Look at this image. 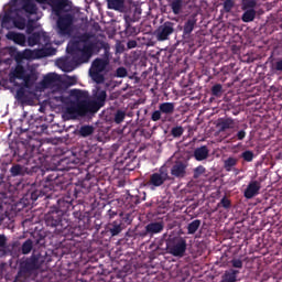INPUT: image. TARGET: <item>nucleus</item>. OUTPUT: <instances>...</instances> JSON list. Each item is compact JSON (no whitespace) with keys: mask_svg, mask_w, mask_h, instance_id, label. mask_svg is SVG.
Instances as JSON below:
<instances>
[{"mask_svg":"<svg viewBox=\"0 0 282 282\" xmlns=\"http://www.w3.org/2000/svg\"><path fill=\"white\" fill-rule=\"evenodd\" d=\"M106 102L107 91L96 90L91 99L69 102L68 107H66V116L72 120L94 116L105 107Z\"/></svg>","mask_w":282,"mask_h":282,"instance_id":"obj_1","label":"nucleus"},{"mask_svg":"<svg viewBox=\"0 0 282 282\" xmlns=\"http://www.w3.org/2000/svg\"><path fill=\"white\" fill-rule=\"evenodd\" d=\"M61 189H63V176H59L57 172L53 171L44 177L42 187L28 192L26 200L30 199V204L33 205L39 198H50L52 196L50 192H58Z\"/></svg>","mask_w":282,"mask_h":282,"instance_id":"obj_2","label":"nucleus"},{"mask_svg":"<svg viewBox=\"0 0 282 282\" xmlns=\"http://www.w3.org/2000/svg\"><path fill=\"white\" fill-rule=\"evenodd\" d=\"M41 268V256L32 254L30 258L20 260V271L15 275V282H26L34 272Z\"/></svg>","mask_w":282,"mask_h":282,"instance_id":"obj_3","label":"nucleus"},{"mask_svg":"<svg viewBox=\"0 0 282 282\" xmlns=\"http://www.w3.org/2000/svg\"><path fill=\"white\" fill-rule=\"evenodd\" d=\"M101 50H105V56H108V51L110 46L107 42L95 39L93 42L83 43L82 50L79 52L78 62L79 63H89L91 56L99 54Z\"/></svg>","mask_w":282,"mask_h":282,"instance_id":"obj_4","label":"nucleus"},{"mask_svg":"<svg viewBox=\"0 0 282 282\" xmlns=\"http://www.w3.org/2000/svg\"><path fill=\"white\" fill-rule=\"evenodd\" d=\"M44 224L48 228H54V230H64L69 225L68 215L61 212H47L44 215Z\"/></svg>","mask_w":282,"mask_h":282,"instance_id":"obj_5","label":"nucleus"},{"mask_svg":"<svg viewBox=\"0 0 282 282\" xmlns=\"http://www.w3.org/2000/svg\"><path fill=\"white\" fill-rule=\"evenodd\" d=\"M166 250L175 258H184L187 251V240L182 236H175L166 240Z\"/></svg>","mask_w":282,"mask_h":282,"instance_id":"obj_6","label":"nucleus"},{"mask_svg":"<svg viewBox=\"0 0 282 282\" xmlns=\"http://www.w3.org/2000/svg\"><path fill=\"white\" fill-rule=\"evenodd\" d=\"M109 64L110 61L108 59V56H106V58H95V61H93L91 68H89V76L91 77L93 82L96 84H104L105 76L101 75V73L107 69Z\"/></svg>","mask_w":282,"mask_h":282,"instance_id":"obj_7","label":"nucleus"},{"mask_svg":"<svg viewBox=\"0 0 282 282\" xmlns=\"http://www.w3.org/2000/svg\"><path fill=\"white\" fill-rule=\"evenodd\" d=\"M56 17L57 34L62 36H68L69 34H72L75 17L72 13H59Z\"/></svg>","mask_w":282,"mask_h":282,"instance_id":"obj_8","label":"nucleus"},{"mask_svg":"<svg viewBox=\"0 0 282 282\" xmlns=\"http://www.w3.org/2000/svg\"><path fill=\"white\" fill-rule=\"evenodd\" d=\"M142 15V9L139 6L133 4L130 11L124 12L123 20H124V29L127 33L134 34L137 33L135 28L132 26L133 23L139 22Z\"/></svg>","mask_w":282,"mask_h":282,"instance_id":"obj_9","label":"nucleus"},{"mask_svg":"<svg viewBox=\"0 0 282 282\" xmlns=\"http://www.w3.org/2000/svg\"><path fill=\"white\" fill-rule=\"evenodd\" d=\"M18 2H20L21 8L9 9V11H13L15 15H21L23 12L28 15H34L39 12V7H36L33 0H14L13 6Z\"/></svg>","mask_w":282,"mask_h":282,"instance_id":"obj_10","label":"nucleus"},{"mask_svg":"<svg viewBox=\"0 0 282 282\" xmlns=\"http://www.w3.org/2000/svg\"><path fill=\"white\" fill-rule=\"evenodd\" d=\"M174 26L175 23L171 21L163 22V24L155 30L153 35L159 42L169 41L171 39V35L175 32Z\"/></svg>","mask_w":282,"mask_h":282,"instance_id":"obj_11","label":"nucleus"},{"mask_svg":"<svg viewBox=\"0 0 282 282\" xmlns=\"http://www.w3.org/2000/svg\"><path fill=\"white\" fill-rule=\"evenodd\" d=\"M169 181V172L165 167H160L159 173H153L147 182V186L160 187Z\"/></svg>","mask_w":282,"mask_h":282,"instance_id":"obj_12","label":"nucleus"},{"mask_svg":"<svg viewBox=\"0 0 282 282\" xmlns=\"http://www.w3.org/2000/svg\"><path fill=\"white\" fill-rule=\"evenodd\" d=\"M83 64H87V62L78 61V56L73 57L72 61H69L68 58H59L56 62L57 67H59V69H62V72L64 73H72L76 69V67Z\"/></svg>","mask_w":282,"mask_h":282,"instance_id":"obj_13","label":"nucleus"},{"mask_svg":"<svg viewBox=\"0 0 282 282\" xmlns=\"http://www.w3.org/2000/svg\"><path fill=\"white\" fill-rule=\"evenodd\" d=\"M90 177L91 175L90 173H88L86 174L85 178L76 183L75 187L72 191V194L73 196H75V198H80L82 194H87L88 192H90V188H91Z\"/></svg>","mask_w":282,"mask_h":282,"instance_id":"obj_14","label":"nucleus"},{"mask_svg":"<svg viewBox=\"0 0 282 282\" xmlns=\"http://www.w3.org/2000/svg\"><path fill=\"white\" fill-rule=\"evenodd\" d=\"M57 235L64 237V239L68 241H73L75 238L82 237L83 231L80 226H72L68 225V227L64 229H54Z\"/></svg>","mask_w":282,"mask_h":282,"instance_id":"obj_15","label":"nucleus"},{"mask_svg":"<svg viewBox=\"0 0 282 282\" xmlns=\"http://www.w3.org/2000/svg\"><path fill=\"white\" fill-rule=\"evenodd\" d=\"M75 206L73 205V198L70 196H64L63 198L57 199V205L51 207L50 213H63L67 214L73 210Z\"/></svg>","mask_w":282,"mask_h":282,"instance_id":"obj_16","label":"nucleus"},{"mask_svg":"<svg viewBox=\"0 0 282 282\" xmlns=\"http://www.w3.org/2000/svg\"><path fill=\"white\" fill-rule=\"evenodd\" d=\"M39 3H47L48 0H34ZM51 8L53 9L54 15H59L62 12L69 11V1L68 0H50Z\"/></svg>","mask_w":282,"mask_h":282,"instance_id":"obj_17","label":"nucleus"},{"mask_svg":"<svg viewBox=\"0 0 282 282\" xmlns=\"http://www.w3.org/2000/svg\"><path fill=\"white\" fill-rule=\"evenodd\" d=\"M197 13H192L185 19V22H183V36H191L192 32L197 28Z\"/></svg>","mask_w":282,"mask_h":282,"instance_id":"obj_18","label":"nucleus"},{"mask_svg":"<svg viewBox=\"0 0 282 282\" xmlns=\"http://www.w3.org/2000/svg\"><path fill=\"white\" fill-rule=\"evenodd\" d=\"M261 192V183L259 181H250L247 185L246 191H243V197L247 199H252L259 195Z\"/></svg>","mask_w":282,"mask_h":282,"instance_id":"obj_19","label":"nucleus"},{"mask_svg":"<svg viewBox=\"0 0 282 282\" xmlns=\"http://www.w3.org/2000/svg\"><path fill=\"white\" fill-rule=\"evenodd\" d=\"M186 170H187V164H185L182 161H176L172 165V169L170 170V174L175 178H183L185 177Z\"/></svg>","mask_w":282,"mask_h":282,"instance_id":"obj_20","label":"nucleus"},{"mask_svg":"<svg viewBox=\"0 0 282 282\" xmlns=\"http://www.w3.org/2000/svg\"><path fill=\"white\" fill-rule=\"evenodd\" d=\"M164 228L165 224H163V221H151L145 226V230L150 234V237L162 234Z\"/></svg>","mask_w":282,"mask_h":282,"instance_id":"obj_21","label":"nucleus"},{"mask_svg":"<svg viewBox=\"0 0 282 282\" xmlns=\"http://www.w3.org/2000/svg\"><path fill=\"white\" fill-rule=\"evenodd\" d=\"M26 69L21 65H15V68L9 73V83L13 84L18 79H22L26 76Z\"/></svg>","mask_w":282,"mask_h":282,"instance_id":"obj_22","label":"nucleus"},{"mask_svg":"<svg viewBox=\"0 0 282 282\" xmlns=\"http://www.w3.org/2000/svg\"><path fill=\"white\" fill-rule=\"evenodd\" d=\"M236 127V122L232 118H220L217 121V129L219 133L226 132L227 130L234 129Z\"/></svg>","mask_w":282,"mask_h":282,"instance_id":"obj_23","label":"nucleus"},{"mask_svg":"<svg viewBox=\"0 0 282 282\" xmlns=\"http://www.w3.org/2000/svg\"><path fill=\"white\" fill-rule=\"evenodd\" d=\"M127 226L128 225H122L120 221H113L108 224L107 230L110 232L111 237H117Z\"/></svg>","mask_w":282,"mask_h":282,"instance_id":"obj_24","label":"nucleus"},{"mask_svg":"<svg viewBox=\"0 0 282 282\" xmlns=\"http://www.w3.org/2000/svg\"><path fill=\"white\" fill-rule=\"evenodd\" d=\"M108 10H115L117 12H124V0H106Z\"/></svg>","mask_w":282,"mask_h":282,"instance_id":"obj_25","label":"nucleus"},{"mask_svg":"<svg viewBox=\"0 0 282 282\" xmlns=\"http://www.w3.org/2000/svg\"><path fill=\"white\" fill-rule=\"evenodd\" d=\"M8 40L13 41L15 44L20 46H24L26 44V36L22 33H14V32H9L8 35H6Z\"/></svg>","mask_w":282,"mask_h":282,"instance_id":"obj_26","label":"nucleus"},{"mask_svg":"<svg viewBox=\"0 0 282 282\" xmlns=\"http://www.w3.org/2000/svg\"><path fill=\"white\" fill-rule=\"evenodd\" d=\"M237 275H239V271L236 269H228L221 274L220 282H237Z\"/></svg>","mask_w":282,"mask_h":282,"instance_id":"obj_27","label":"nucleus"},{"mask_svg":"<svg viewBox=\"0 0 282 282\" xmlns=\"http://www.w3.org/2000/svg\"><path fill=\"white\" fill-rule=\"evenodd\" d=\"M156 112H161L165 116H172L175 111V104L173 102H162L159 105V110Z\"/></svg>","mask_w":282,"mask_h":282,"instance_id":"obj_28","label":"nucleus"},{"mask_svg":"<svg viewBox=\"0 0 282 282\" xmlns=\"http://www.w3.org/2000/svg\"><path fill=\"white\" fill-rule=\"evenodd\" d=\"M15 19H17V13H14L13 10L6 11L4 17H2L1 28L2 29H10V26H8V24L13 22Z\"/></svg>","mask_w":282,"mask_h":282,"instance_id":"obj_29","label":"nucleus"},{"mask_svg":"<svg viewBox=\"0 0 282 282\" xmlns=\"http://www.w3.org/2000/svg\"><path fill=\"white\" fill-rule=\"evenodd\" d=\"M194 158L197 160V162H202L204 160H207L208 158V148L207 145H202L200 148H197L194 150Z\"/></svg>","mask_w":282,"mask_h":282,"instance_id":"obj_30","label":"nucleus"},{"mask_svg":"<svg viewBox=\"0 0 282 282\" xmlns=\"http://www.w3.org/2000/svg\"><path fill=\"white\" fill-rule=\"evenodd\" d=\"M59 77L55 73H50L43 78V86L44 88H50L53 85H55L56 82H58Z\"/></svg>","mask_w":282,"mask_h":282,"instance_id":"obj_31","label":"nucleus"},{"mask_svg":"<svg viewBox=\"0 0 282 282\" xmlns=\"http://www.w3.org/2000/svg\"><path fill=\"white\" fill-rule=\"evenodd\" d=\"M242 13V22L243 23H249V22H254L256 15H257V11L254 9H243Z\"/></svg>","mask_w":282,"mask_h":282,"instance_id":"obj_32","label":"nucleus"},{"mask_svg":"<svg viewBox=\"0 0 282 282\" xmlns=\"http://www.w3.org/2000/svg\"><path fill=\"white\" fill-rule=\"evenodd\" d=\"M170 8H172L173 14L180 15L184 8V0H172V2H170Z\"/></svg>","mask_w":282,"mask_h":282,"instance_id":"obj_33","label":"nucleus"},{"mask_svg":"<svg viewBox=\"0 0 282 282\" xmlns=\"http://www.w3.org/2000/svg\"><path fill=\"white\" fill-rule=\"evenodd\" d=\"M55 54H56V50L53 47H44L36 51L37 58H46L48 56H55Z\"/></svg>","mask_w":282,"mask_h":282,"instance_id":"obj_34","label":"nucleus"},{"mask_svg":"<svg viewBox=\"0 0 282 282\" xmlns=\"http://www.w3.org/2000/svg\"><path fill=\"white\" fill-rule=\"evenodd\" d=\"M94 131H95L94 126L85 124L79 127L78 135L82 138H88L94 134Z\"/></svg>","mask_w":282,"mask_h":282,"instance_id":"obj_35","label":"nucleus"},{"mask_svg":"<svg viewBox=\"0 0 282 282\" xmlns=\"http://www.w3.org/2000/svg\"><path fill=\"white\" fill-rule=\"evenodd\" d=\"M3 200H0V226H4L10 221V216L8 215L7 209L3 207Z\"/></svg>","mask_w":282,"mask_h":282,"instance_id":"obj_36","label":"nucleus"},{"mask_svg":"<svg viewBox=\"0 0 282 282\" xmlns=\"http://www.w3.org/2000/svg\"><path fill=\"white\" fill-rule=\"evenodd\" d=\"M202 221L200 219H195L194 221L189 223L188 226H186V235H195L197 232L198 228H200Z\"/></svg>","mask_w":282,"mask_h":282,"instance_id":"obj_37","label":"nucleus"},{"mask_svg":"<svg viewBox=\"0 0 282 282\" xmlns=\"http://www.w3.org/2000/svg\"><path fill=\"white\" fill-rule=\"evenodd\" d=\"M69 96H72V97L75 98V100H73L72 102H79V101L87 100V99H84V98H86V96H87L84 90L73 89V90L69 93Z\"/></svg>","mask_w":282,"mask_h":282,"instance_id":"obj_38","label":"nucleus"},{"mask_svg":"<svg viewBox=\"0 0 282 282\" xmlns=\"http://www.w3.org/2000/svg\"><path fill=\"white\" fill-rule=\"evenodd\" d=\"M26 24H28L26 19H24L20 14H15V19L13 21V25L15 29L23 31L25 29Z\"/></svg>","mask_w":282,"mask_h":282,"instance_id":"obj_39","label":"nucleus"},{"mask_svg":"<svg viewBox=\"0 0 282 282\" xmlns=\"http://www.w3.org/2000/svg\"><path fill=\"white\" fill-rule=\"evenodd\" d=\"M239 160L236 158H228L227 160L224 161V169L227 172H232V169L237 165Z\"/></svg>","mask_w":282,"mask_h":282,"instance_id":"obj_40","label":"nucleus"},{"mask_svg":"<svg viewBox=\"0 0 282 282\" xmlns=\"http://www.w3.org/2000/svg\"><path fill=\"white\" fill-rule=\"evenodd\" d=\"M41 41V34L34 32L28 37V46L33 47L34 45H39Z\"/></svg>","mask_w":282,"mask_h":282,"instance_id":"obj_41","label":"nucleus"},{"mask_svg":"<svg viewBox=\"0 0 282 282\" xmlns=\"http://www.w3.org/2000/svg\"><path fill=\"white\" fill-rule=\"evenodd\" d=\"M17 79L23 80L24 84H26V85H31L34 82H36L37 76H36V73L31 70L29 74L24 75L23 78H17Z\"/></svg>","mask_w":282,"mask_h":282,"instance_id":"obj_42","label":"nucleus"},{"mask_svg":"<svg viewBox=\"0 0 282 282\" xmlns=\"http://www.w3.org/2000/svg\"><path fill=\"white\" fill-rule=\"evenodd\" d=\"M95 40H98V37L93 33H83L82 36H79V42L83 44L94 43Z\"/></svg>","mask_w":282,"mask_h":282,"instance_id":"obj_43","label":"nucleus"},{"mask_svg":"<svg viewBox=\"0 0 282 282\" xmlns=\"http://www.w3.org/2000/svg\"><path fill=\"white\" fill-rule=\"evenodd\" d=\"M115 221H120L123 226H130L132 224V215L121 213L120 218Z\"/></svg>","mask_w":282,"mask_h":282,"instance_id":"obj_44","label":"nucleus"},{"mask_svg":"<svg viewBox=\"0 0 282 282\" xmlns=\"http://www.w3.org/2000/svg\"><path fill=\"white\" fill-rule=\"evenodd\" d=\"M31 250H33V240L28 239L26 241L23 242L21 246V253L24 256L31 253Z\"/></svg>","mask_w":282,"mask_h":282,"instance_id":"obj_45","label":"nucleus"},{"mask_svg":"<svg viewBox=\"0 0 282 282\" xmlns=\"http://www.w3.org/2000/svg\"><path fill=\"white\" fill-rule=\"evenodd\" d=\"M18 156L24 161V165L26 166H30V164L34 162L33 156H31V154L28 152H18Z\"/></svg>","mask_w":282,"mask_h":282,"instance_id":"obj_46","label":"nucleus"},{"mask_svg":"<svg viewBox=\"0 0 282 282\" xmlns=\"http://www.w3.org/2000/svg\"><path fill=\"white\" fill-rule=\"evenodd\" d=\"M212 96H214L215 98H220V96H223V85L220 84H215L214 86H212Z\"/></svg>","mask_w":282,"mask_h":282,"instance_id":"obj_47","label":"nucleus"},{"mask_svg":"<svg viewBox=\"0 0 282 282\" xmlns=\"http://www.w3.org/2000/svg\"><path fill=\"white\" fill-rule=\"evenodd\" d=\"M15 100L20 101L21 104H24L28 101V95L26 93H24L23 88L15 90Z\"/></svg>","mask_w":282,"mask_h":282,"instance_id":"obj_48","label":"nucleus"},{"mask_svg":"<svg viewBox=\"0 0 282 282\" xmlns=\"http://www.w3.org/2000/svg\"><path fill=\"white\" fill-rule=\"evenodd\" d=\"M73 166L69 164L68 159H63L59 161V164L57 165V171H69Z\"/></svg>","mask_w":282,"mask_h":282,"instance_id":"obj_49","label":"nucleus"},{"mask_svg":"<svg viewBox=\"0 0 282 282\" xmlns=\"http://www.w3.org/2000/svg\"><path fill=\"white\" fill-rule=\"evenodd\" d=\"M10 173L13 175V177L23 175V167L20 164H15L13 167H11Z\"/></svg>","mask_w":282,"mask_h":282,"instance_id":"obj_50","label":"nucleus"},{"mask_svg":"<svg viewBox=\"0 0 282 282\" xmlns=\"http://www.w3.org/2000/svg\"><path fill=\"white\" fill-rule=\"evenodd\" d=\"M163 116H165V115H163V112L155 110L152 112L151 120H152V122H159L160 120H162V122H165V117H163Z\"/></svg>","mask_w":282,"mask_h":282,"instance_id":"obj_51","label":"nucleus"},{"mask_svg":"<svg viewBox=\"0 0 282 282\" xmlns=\"http://www.w3.org/2000/svg\"><path fill=\"white\" fill-rule=\"evenodd\" d=\"M257 6L256 0H242V10L254 9Z\"/></svg>","mask_w":282,"mask_h":282,"instance_id":"obj_52","label":"nucleus"},{"mask_svg":"<svg viewBox=\"0 0 282 282\" xmlns=\"http://www.w3.org/2000/svg\"><path fill=\"white\" fill-rule=\"evenodd\" d=\"M20 58L30 61V59L34 58V52L31 50H24V52L21 53Z\"/></svg>","mask_w":282,"mask_h":282,"instance_id":"obj_53","label":"nucleus"},{"mask_svg":"<svg viewBox=\"0 0 282 282\" xmlns=\"http://www.w3.org/2000/svg\"><path fill=\"white\" fill-rule=\"evenodd\" d=\"M241 158L246 162H252V160H254V152L247 150L246 152H242Z\"/></svg>","mask_w":282,"mask_h":282,"instance_id":"obj_54","label":"nucleus"},{"mask_svg":"<svg viewBox=\"0 0 282 282\" xmlns=\"http://www.w3.org/2000/svg\"><path fill=\"white\" fill-rule=\"evenodd\" d=\"M235 6L234 0H225L224 1V12L229 13L232 11Z\"/></svg>","mask_w":282,"mask_h":282,"instance_id":"obj_55","label":"nucleus"},{"mask_svg":"<svg viewBox=\"0 0 282 282\" xmlns=\"http://www.w3.org/2000/svg\"><path fill=\"white\" fill-rule=\"evenodd\" d=\"M184 134V128L181 126L172 128V137L173 138H181Z\"/></svg>","mask_w":282,"mask_h":282,"instance_id":"obj_56","label":"nucleus"},{"mask_svg":"<svg viewBox=\"0 0 282 282\" xmlns=\"http://www.w3.org/2000/svg\"><path fill=\"white\" fill-rule=\"evenodd\" d=\"M124 117V111L118 110L117 113H115V123L120 124L121 122H123Z\"/></svg>","mask_w":282,"mask_h":282,"instance_id":"obj_57","label":"nucleus"},{"mask_svg":"<svg viewBox=\"0 0 282 282\" xmlns=\"http://www.w3.org/2000/svg\"><path fill=\"white\" fill-rule=\"evenodd\" d=\"M218 207L229 209L231 207V203H230L229 198L224 196V198H221L220 203H218Z\"/></svg>","mask_w":282,"mask_h":282,"instance_id":"obj_58","label":"nucleus"},{"mask_svg":"<svg viewBox=\"0 0 282 282\" xmlns=\"http://www.w3.org/2000/svg\"><path fill=\"white\" fill-rule=\"evenodd\" d=\"M127 75H128L127 68H124L123 66H120L117 68V77L124 78L127 77Z\"/></svg>","mask_w":282,"mask_h":282,"instance_id":"obj_59","label":"nucleus"},{"mask_svg":"<svg viewBox=\"0 0 282 282\" xmlns=\"http://www.w3.org/2000/svg\"><path fill=\"white\" fill-rule=\"evenodd\" d=\"M231 268H236V269H242L243 268V262L242 260L239 259H234L230 261Z\"/></svg>","mask_w":282,"mask_h":282,"instance_id":"obj_60","label":"nucleus"},{"mask_svg":"<svg viewBox=\"0 0 282 282\" xmlns=\"http://www.w3.org/2000/svg\"><path fill=\"white\" fill-rule=\"evenodd\" d=\"M205 173V167L204 166H197L195 170H194V177L195 178H198L200 177V175H204Z\"/></svg>","mask_w":282,"mask_h":282,"instance_id":"obj_61","label":"nucleus"},{"mask_svg":"<svg viewBox=\"0 0 282 282\" xmlns=\"http://www.w3.org/2000/svg\"><path fill=\"white\" fill-rule=\"evenodd\" d=\"M128 199H130L132 205H139L140 204V197L139 195H131L128 194Z\"/></svg>","mask_w":282,"mask_h":282,"instance_id":"obj_62","label":"nucleus"},{"mask_svg":"<svg viewBox=\"0 0 282 282\" xmlns=\"http://www.w3.org/2000/svg\"><path fill=\"white\" fill-rule=\"evenodd\" d=\"M246 130H238L236 137H234V139H236L237 141H242L243 139H246Z\"/></svg>","mask_w":282,"mask_h":282,"instance_id":"obj_63","label":"nucleus"},{"mask_svg":"<svg viewBox=\"0 0 282 282\" xmlns=\"http://www.w3.org/2000/svg\"><path fill=\"white\" fill-rule=\"evenodd\" d=\"M34 21L33 20H28V22H26V26H25V29H26V33L28 34H31V33H33V31H34Z\"/></svg>","mask_w":282,"mask_h":282,"instance_id":"obj_64","label":"nucleus"}]
</instances>
